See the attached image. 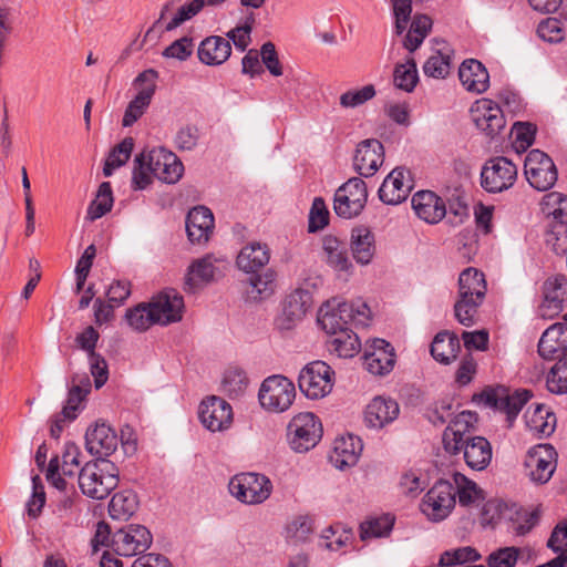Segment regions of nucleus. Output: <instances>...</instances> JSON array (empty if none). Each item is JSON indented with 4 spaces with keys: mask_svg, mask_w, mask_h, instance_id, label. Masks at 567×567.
I'll return each mask as SVG.
<instances>
[{
    "mask_svg": "<svg viewBox=\"0 0 567 567\" xmlns=\"http://www.w3.org/2000/svg\"><path fill=\"white\" fill-rule=\"evenodd\" d=\"M394 34L403 35L402 45L410 53L416 51L430 34L433 20L424 13L412 14V0H391Z\"/></svg>",
    "mask_w": 567,
    "mask_h": 567,
    "instance_id": "f257e3e1",
    "label": "nucleus"
},
{
    "mask_svg": "<svg viewBox=\"0 0 567 567\" xmlns=\"http://www.w3.org/2000/svg\"><path fill=\"white\" fill-rule=\"evenodd\" d=\"M120 470L109 458L86 462L79 471L81 492L93 499L106 498L118 485Z\"/></svg>",
    "mask_w": 567,
    "mask_h": 567,
    "instance_id": "f03ea898",
    "label": "nucleus"
},
{
    "mask_svg": "<svg viewBox=\"0 0 567 567\" xmlns=\"http://www.w3.org/2000/svg\"><path fill=\"white\" fill-rule=\"evenodd\" d=\"M486 290L483 272L470 267L460 274L458 299L454 305V312L461 324L465 327L474 324V316L484 301Z\"/></svg>",
    "mask_w": 567,
    "mask_h": 567,
    "instance_id": "7ed1b4c3",
    "label": "nucleus"
},
{
    "mask_svg": "<svg viewBox=\"0 0 567 567\" xmlns=\"http://www.w3.org/2000/svg\"><path fill=\"white\" fill-rule=\"evenodd\" d=\"M121 442L125 454H132L136 451V443L133 440L124 439V431L118 439L116 432L104 421H96L90 425L85 432V449L96 456V458H107L114 454Z\"/></svg>",
    "mask_w": 567,
    "mask_h": 567,
    "instance_id": "20e7f679",
    "label": "nucleus"
},
{
    "mask_svg": "<svg viewBox=\"0 0 567 567\" xmlns=\"http://www.w3.org/2000/svg\"><path fill=\"white\" fill-rule=\"evenodd\" d=\"M287 437L295 452H308L321 440L322 424L319 417L311 412L299 413L289 422Z\"/></svg>",
    "mask_w": 567,
    "mask_h": 567,
    "instance_id": "39448f33",
    "label": "nucleus"
},
{
    "mask_svg": "<svg viewBox=\"0 0 567 567\" xmlns=\"http://www.w3.org/2000/svg\"><path fill=\"white\" fill-rule=\"evenodd\" d=\"M295 398V384L284 375H271L265 379L258 393L261 408L274 413L288 410Z\"/></svg>",
    "mask_w": 567,
    "mask_h": 567,
    "instance_id": "423d86ee",
    "label": "nucleus"
},
{
    "mask_svg": "<svg viewBox=\"0 0 567 567\" xmlns=\"http://www.w3.org/2000/svg\"><path fill=\"white\" fill-rule=\"evenodd\" d=\"M529 398L530 393L527 390L511 393L509 389L497 386L486 388L481 393L474 394L473 401L482 402L487 408L506 413L507 420L512 422Z\"/></svg>",
    "mask_w": 567,
    "mask_h": 567,
    "instance_id": "0eeeda50",
    "label": "nucleus"
},
{
    "mask_svg": "<svg viewBox=\"0 0 567 567\" xmlns=\"http://www.w3.org/2000/svg\"><path fill=\"white\" fill-rule=\"evenodd\" d=\"M229 492L238 501L245 504H261L271 494L270 480L258 473H243L234 476L228 485Z\"/></svg>",
    "mask_w": 567,
    "mask_h": 567,
    "instance_id": "6e6552de",
    "label": "nucleus"
},
{
    "mask_svg": "<svg viewBox=\"0 0 567 567\" xmlns=\"http://www.w3.org/2000/svg\"><path fill=\"white\" fill-rule=\"evenodd\" d=\"M334 371L323 361H313L303 367L299 373L298 385L309 399L316 400L328 395L333 386Z\"/></svg>",
    "mask_w": 567,
    "mask_h": 567,
    "instance_id": "1a4fd4ad",
    "label": "nucleus"
},
{
    "mask_svg": "<svg viewBox=\"0 0 567 567\" xmlns=\"http://www.w3.org/2000/svg\"><path fill=\"white\" fill-rule=\"evenodd\" d=\"M517 179V166L504 156L486 161L481 171V186L487 193H502L509 189Z\"/></svg>",
    "mask_w": 567,
    "mask_h": 567,
    "instance_id": "9d476101",
    "label": "nucleus"
},
{
    "mask_svg": "<svg viewBox=\"0 0 567 567\" xmlns=\"http://www.w3.org/2000/svg\"><path fill=\"white\" fill-rule=\"evenodd\" d=\"M367 200L365 183L359 177H352L337 189L333 209L338 216L350 219L363 210Z\"/></svg>",
    "mask_w": 567,
    "mask_h": 567,
    "instance_id": "9b49d317",
    "label": "nucleus"
},
{
    "mask_svg": "<svg viewBox=\"0 0 567 567\" xmlns=\"http://www.w3.org/2000/svg\"><path fill=\"white\" fill-rule=\"evenodd\" d=\"M524 174L529 185L539 192L550 189L558 177L555 163L540 150H532L527 154L524 162Z\"/></svg>",
    "mask_w": 567,
    "mask_h": 567,
    "instance_id": "f8f14e48",
    "label": "nucleus"
},
{
    "mask_svg": "<svg viewBox=\"0 0 567 567\" xmlns=\"http://www.w3.org/2000/svg\"><path fill=\"white\" fill-rule=\"evenodd\" d=\"M157 79L158 72L154 69H147L135 78L133 85L138 90V92L128 103L124 112L122 120V125L124 127L132 126L145 113L151 104L153 95L155 94Z\"/></svg>",
    "mask_w": 567,
    "mask_h": 567,
    "instance_id": "ddd939ff",
    "label": "nucleus"
},
{
    "mask_svg": "<svg viewBox=\"0 0 567 567\" xmlns=\"http://www.w3.org/2000/svg\"><path fill=\"white\" fill-rule=\"evenodd\" d=\"M455 506L453 483L446 480L437 481L425 494L421 511L433 522L446 518Z\"/></svg>",
    "mask_w": 567,
    "mask_h": 567,
    "instance_id": "4468645a",
    "label": "nucleus"
},
{
    "mask_svg": "<svg viewBox=\"0 0 567 567\" xmlns=\"http://www.w3.org/2000/svg\"><path fill=\"white\" fill-rule=\"evenodd\" d=\"M111 542L117 555L132 557L146 551L152 545L153 537L145 526L131 524L115 532Z\"/></svg>",
    "mask_w": 567,
    "mask_h": 567,
    "instance_id": "2eb2a0df",
    "label": "nucleus"
},
{
    "mask_svg": "<svg viewBox=\"0 0 567 567\" xmlns=\"http://www.w3.org/2000/svg\"><path fill=\"white\" fill-rule=\"evenodd\" d=\"M524 464L533 482L547 483L556 470L557 452L550 444H537L528 450Z\"/></svg>",
    "mask_w": 567,
    "mask_h": 567,
    "instance_id": "dca6fc26",
    "label": "nucleus"
},
{
    "mask_svg": "<svg viewBox=\"0 0 567 567\" xmlns=\"http://www.w3.org/2000/svg\"><path fill=\"white\" fill-rule=\"evenodd\" d=\"M470 112L476 127L491 138L505 127L506 122L501 107L488 99L477 100Z\"/></svg>",
    "mask_w": 567,
    "mask_h": 567,
    "instance_id": "f3484780",
    "label": "nucleus"
},
{
    "mask_svg": "<svg viewBox=\"0 0 567 567\" xmlns=\"http://www.w3.org/2000/svg\"><path fill=\"white\" fill-rule=\"evenodd\" d=\"M413 189L411 172L403 168H394L383 181L379 188V198L388 205H398L404 202Z\"/></svg>",
    "mask_w": 567,
    "mask_h": 567,
    "instance_id": "a211bd4d",
    "label": "nucleus"
},
{
    "mask_svg": "<svg viewBox=\"0 0 567 567\" xmlns=\"http://www.w3.org/2000/svg\"><path fill=\"white\" fill-rule=\"evenodd\" d=\"M198 415L203 425L212 431H223L233 422L231 406L218 396H209L200 403Z\"/></svg>",
    "mask_w": 567,
    "mask_h": 567,
    "instance_id": "6ab92c4d",
    "label": "nucleus"
},
{
    "mask_svg": "<svg viewBox=\"0 0 567 567\" xmlns=\"http://www.w3.org/2000/svg\"><path fill=\"white\" fill-rule=\"evenodd\" d=\"M311 306V292L303 288L295 289L284 302L282 313L278 318V327L281 330H290L305 318Z\"/></svg>",
    "mask_w": 567,
    "mask_h": 567,
    "instance_id": "aec40b11",
    "label": "nucleus"
},
{
    "mask_svg": "<svg viewBox=\"0 0 567 567\" xmlns=\"http://www.w3.org/2000/svg\"><path fill=\"white\" fill-rule=\"evenodd\" d=\"M567 295V278L564 275L553 276L543 285V302L539 306V316L551 319L563 311V303Z\"/></svg>",
    "mask_w": 567,
    "mask_h": 567,
    "instance_id": "412c9836",
    "label": "nucleus"
},
{
    "mask_svg": "<svg viewBox=\"0 0 567 567\" xmlns=\"http://www.w3.org/2000/svg\"><path fill=\"white\" fill-rule=\"evenodd\" d=\"M384 161V148L380 141L369 138L360 142L353 157L354 169L363 177L373 176Z\"/></svg>",
    "mask_w": 567,
    "mask_h": 567,
    "instance_id": "4be33fe9",
    "label": "nucleus"
},
{
    "mask_svg": "<svg viewBox=\"0 0 567 567\" xmlns=\"http://www.w3.org/2000/svg\"><path fill=\"white\" fill-rule=\"evenodd\" d=\"M476 421L477 415L474 412L463 411L457 414L443 432L444 450L453 455L461 453L464 440L470 437L466 433Z\"/></svg>",
    "mask_w": 567,
    "mask_h": 567,
    "instance_id": "5701e85b",
    "label": "nucleus"
},
{
    "mask_svg": "<svg viewBox=\"0 0 567 567\" xmlns=\"http://www.w3.org/2000/svg\"><path fill=\"white\" fill-rule=\"evenodd\" d=\"M158 324L167 326L183 318L184 300L175 290H166L151 301Z\"/></svg>",
    "mask_w": 567,
    "mask_h": 567,
    "instance_id": "b1692460",
    "label": "nucleus"
},
{
    "mask_svg": "<svg viewBox=\"0 0 567 567\" xmlns=\"http://www.w3.org/2000/svg\"><path fill=\"white\" fill-rule=\"evenodd\" d=\"M399 413L396 401L377 396L365 408L364 422L368 427L380 430L396 420Z\"/></svg>",
    "mask_w": 567,
    "mask_h": 567,
    "instance_id": "393cba45",
    "label": "nucleus"
},
{
    "mask_svg": "<svg viewBox=\"0 0 567 567\" xmlns=\"http://www.w3.org/2000/svg\"><path fill=\"white\" fill-rule=\"evenodd\" d=\"M214 229V215L205 206L190 209L186 217L187 237L193 244H206Z\"/></svg>",
    "mask_w": 567,
    "mask_h": 567,
    "instance_id": "a878e982",
    "label": "nucleus"
},
{
    "mask_svg": "<svg viewBox=\"0 0 567 567\" xmlns=\"http://www.w3.org/2000/svg\"><path fill=\"white\" fill-rule=\"evenodd\" d=\"M394 349L383 339L373 340L370 350L364 353L367 370L375 375L389 373L394 367Z\"/></svg>",
    "mask_w": 567,
    "mask_h": 567,
    "instance_id": "bb28decb",
    "label": "nucleus"
},
{
    "mask_svg": "<svg viewBox=\"0 0 567 567\" xmlns=\"http://www.w3.org/2000/svg\"><path fill=\"white\" fill-rule=\"evenodd\" d=\"M412 207L415 214L429 224L439 223L447 214L444 200L431 190H421L413 195Z\"/></svg>",
    "mask_w": 567,
    "mask_h": 567,
    "instance_id": "cd10ccee",
    "label": "nucleus"
},
{
    "mask_svg": "<svg viewBox=\"0 0 567 567\" xmlns=\"http://www.w3.org/2000/svg\"><path fill=\"white\" fill-rule=\"evenodd\" d=\"M332 303L333 306L331 302L327 303L331 310L321 313L318 321L327 333L334 336L341 330L349 329L348 324L354 317V305L348 301L336 302V300Z\"/></svg>",
    "mask_w": 567,
    "mask_h": 567,
    "instance_id": "c85d7f7f",
    "label": "nucleus"
},
{
    "mask_svg": "<svg viewBox=\"0 0 567 567\" xmlns=\"http://www.w3.org/2000/svg\"><path fill=\"white\" fill-rule=\"evenodd\" d=\"M538 353L545 360L567 353V327L564 323H554L544 331L538 342Z\"/></svg>",
    "mask_w": 567,
    "mask_h": 567,
    "instance_id": "c756f323",
    "label": "nucleus"
},
{
    "mask_svg": "<svg viewBox=\"0 0 567 567\" xmlns=\"http://www.w3.org/2000/svg\"><path fill=\"white\" fill-rule=\"evenodd\" d=\"M462 85L473 93H484L489 86V74L482 62L475 59L465 60L458 69Z\"/></svg>",
    "mask_w": 567,
    "mask_h": 567,
    "instance_id": "7c9ffc66",
    "label": "nucleus"
},
{
    "mask_svg": "<svg viewBox=\"0 0 567 567\" xmlns=\"http://www.w3.org/2000/svg\"><path fill=\"white\" fill-rule=\"evenodd\" d=\"M363 450L361 440L354 435L342 436L333 443L330 461L337 468L353 466Z\"/></svg>",
    "mask_w": 567,
    "mask_h": 567,
    "instance_id": "2f4dec72",
    "label": "nucleus"
},
{
    "mask_svg": "<svg viewBox=\"0 0 567 567\" xmlns=\"http://www.w3.org/2000/svg\"><path fill=\"white\" fill-rule=\"evenodd\" d=\"M461 452H463L466 465L475 471L486 468L492 460V446L483 436H472L464 440Z\"/></svg>",
    "mask_w": 567,
    "mask_h": 567,
    "instance_id": "473e14b6",
    "label": "nucleus"
},
{
    "mask_svg": "<svg viewBox=\"0 0 567 567\" xmlns=\"http://www.w3.org/2000/svg\"><path fill=\"white\" fill-rule=\"evenodd\" d=\"M231 53L230 41L210 35L204 39L198 47V59L207 65H220L228 60Z\"/></svg>",
    "mask_w": 567,
    "mask_h": 567,
    "instance_id": "72a5a7b5",
    "label": "nucleus"
},
{
    "mask_svg": "<svg viewBox=\"0 0 567 567\" xmlns=\"http://www.w3.org/2000/svg\"><path fill=\"white\" fill-rule=\"evenodd\" d=\"M270 259V250L266 244L258 241L244 246L236 259L237 267L247 272L255 274L265 267Z\"/></svg>",
    "mask_w": 567,
    "mask_h": 567,
    "instance_id": "f704fd0d",
    "label": "nucleus"
},
{
    "mask_svg": "<svg viewBox=\"0 0 567 567\" xmlns=\"http://www.w3.org/2000/svg\"><path fill=\"white\" fill-rule=\"evenodd\" d=\"M351 250L358 264L369 265L375 252L373 233L367 227H357L351 231Z\"/></svg>",
    "mask_w": 567,
    "mask_h": 567,
    "instance_id": "c9c22d12",
    "label": "nucleus"
},
{
    "mask_svg": "<svg viewBox=\"0 0 567 567\" xmlns=\"http://www.w3.org/2000/svg\"><path fill=\"white\" fill-rule=\"evenodd\" d=\"M215 266L210 256L195 260L189 267L185 277L184 289L187 292H195L203 285L213 280Z\"/></svg>",
    "mask_w": 567,
    "mask_h": 567,
    "instance_id": "e433bc0d",
    "label": "nucleus"
},
{
    "mask_svg": "<svg viewBox=\"0 0 567 567\" xmlns=\"http://www.w3.org/2000/svg\"><path fill=\"white\" fill-rule=\"evenodd\" d=\"M458 350L460 340L447 331L439 332L431 344L432 357L444 364H450L454 361Z\"/></svg>",
    "mask_w": 567,
    "mask_h": 567,
    "instance_id": "4c0bfd02",
    "label": "nucleus"
},
{
    "mask_svg": "<svg viewBox=\"0 0 567 567\" xmlns=\"http://www.w3.org/2000/svg\"><path fill=\"white\" fill-rule=\"evenodd\" d=\"M276 272L267 269L265 272L251 276L247 280L246 295L254 301L269 298L275 292Z\"/></svg>",
    "mask_w": 567,
    "mask_h": 567,
    "instance_id": "58836bf2",
    "label": "nucleus"
},
{
    "mask_svg": "<svg viewBox=\"0 0 567 567\" xmlns=\"http://www.w3.org/2000/svg\"><path fill=\"white\" fill-rule=\"evenodd\" d=\"M453 482L455 484V496H458V503L462 506H478L485 499L484 491L477 484L468 480L462 473L453 474Z\"/></svg>",
    "mask_w": 567,
    "mask_h": 567,
    "instance_id": "ea45409f",
    "label": "nucleus"
},
{
    "mask_svg": "<svg viewBox=\"0 0 567 567\" xmlns=\"http://www.w3.org/2000/svg\"><path fill=\"white\" fill-rule=\"evenodd\" d=\"M525 417L526 425L535 434L548 436L555 431L556 416L543 404H536L533 411L528 410Z\"/></svg>",
    "mask_w": 567,
    "mask_h": 567,
    "instance_id": "a19ab883",
    "label": "nucleus"
},
{
    "mask_svg": "<svg viewBox=\"0 0 567 567\" xmlns=\"http://www.w3.org/2000/svg\"><path fill=\"white\" fill-rule=\"evenodd\" d=\"M136 494L131 489L117 492L109 504V514L113 519L127 520L137 509Z\"/></svg>",
    "mask_w": 567,
    "mask_h": 567,
    "instance_id": "79ce46f5",
    "label": "nucleus"
},
{
    "mask_svg": "<svg viewBox=\"0 0 567 567\" xmlns=\"http://www.w3.org/2000/svg\"><path fill=\"white\" fill-rule=\"evenodd\" d=\"M323 250L327 255V262L337 271H349L352 264L348 257L346 245L338 238L328 236L323 239Z\"/></svg>",
    "mask_w": 567,
    "mask_h": 567,
    "instance_id": "37998d69",
    "label": "nucleus"
},
{
    "mask_svg": "<svg viewBox=\"0 0 567 567\" xmlns=\"http://www.w3.org/2000/svg\"><path fill=\"white\" fill-rule=\"evenodd\" d=\"M437 44H443L437 49L435 54L431 55L423 65V72L426 76L435 79H444L451 69L450 49L445 41L434 40Z\"/></svg>",
    "mask_w": 567,
    "mask_h": 567,
    "instance_id": "c03bdc74",
    "label": "nucleus"
},
{
    "mask_svg": "<svg viewBox=\"0 0 567 567\" xmlns=\"http://www.w3.org/2000/svg\"><path fill=\"white\" fill-rule=\"evenodd\" d=\"M313 530V518L307 514L293 516L285 526L286 538L295 544L307 543Z\"/></svg>",
    "mask_w": 567,
    "mask_h": 567,
    "instance_id": "a18cd8bd",
    "label": "nucleus"
},
{
    "mask_svg": "<svg viewBox=\"0 0 567 567\" xmlns=\"http://www.w3.org/2000/svg\"><path fill=\"white\" fill-rule=\"evenodd\" d=\"M113 194L111 184L103 182L97 189L94 200L90 204L86 213V218L91 221L96 220L104 216L112 209Z\"/></svg>",
    "mask_w": 567,
    "mask_h": 567,
    "instance_id": "49530a36",
    "label": "nucleus"
},
{
    "mask_svg": "<svg viewBox=\"0 0 567 567\" xmlns=\"http://www.w3.org/2000/svg\"><path fill=\"white\" fill-rule=\"evenodd\" d=\"M419 81L416 63L410 58L405 63L396 64L393 72L394 85L405 92H412Z\"/></svg>",
    "mask_w": 567,
    "mask_h": 567,
    "instance_id": "de8ad7c7",
    "label": "nucleus"
},
{
    "mask_svg": "<svg viewBox=\"0 0 567 567\" xmlns=\"http://www.w3.org/2000/svg\"><path fill=\"white\" fill-rule=\"evenodd\" d=\"M394 524V517L385 514L379 517H371L360 524V538L365 540L373 537L388 535Z\"/></svg>",
    "mask_w": 567,
    "mask_h": 567,
    "instance_id": "09e8293b",
    "label": "nucleus"
},
{
    "mask_svg": "<svg viewBox=\"0 0 567 567\" xmlns=\"http://www.w3.org/2000/svg\"><path fill=\"white\" fill-rule=\"evenodd\" d=\"M134 147V140L132 137H125L120 144H117L110 152L105 159L103 174L109 177L113 174V171L123 166L130 158Z\"/></svg>",
    "mask_w": 567,
    "mask_h": 567,
    "instance_id": "8fccbe9b",
    "label": "nucleus"
},
{
    "mask_svg": "<svg viewBox=\"0 0 567 567\" xmlns=\"http://www.w3.org/2000/svg\"><path fill=\"white\" fill-rule=\"evenodd\" d=\"M332 350L340 358H352L361 348L358 336L350 329L341 330L331 340Z\"/></svg>",
    "mask_w": 567,
    "mask_h": 567,
    "instance_id": "3c124183",
    "label": "nucleus"
},
{
    "mask_svg": "<svg viewBox=\"0 0 567 567\" xmlns=\"http://www.w3.org/2000/svg\"><path fill=\"white\" fill-rule=\"evenodd\" d=\"M125 318L130 327L140 332L145 331L152 324L157 323L151 302L147 305L140 303L135 308L128 309Z\"/></svg>",
    "mask_w": 567,
    "mask_h": 567,
    "instance_id": "603ef678",
    "label": "nucleus"
},
{
    "mask_svg": "<svg viewBox=\"0 0 567 567\" xmlns=\"http://www.w3.org/2000/svg\"><path fill=\"white\" fill-rule=\"evenodd\" d=\"M546 385L551 393H567V353L559 357L558 361L551 367L547 375Z\"/></svg>",
    "mask_w": 567,
    "mask_h": 567,
    "instance_id": "864d4df0",
    "label": "nucleus"
},
{
    "mask_svg": "<svg viewBox=\"0 0 567 567\" xmlns=\"http://www.w3.org/2000/svg\"><path fill=\"white\" fill-rule=\"evenodd\" d=\"M248 384L245 372L239 368H229L223 378V389L230 398H237L244 393Z\"/></svg>",
    "mask_w": 567,
    "mask_h": 567,
    "instance_id": "5fc2aeb1",
    "label": "nucleus"
},
{
    "mask_svg": "<svg viewBox=\"0 0 567 567\" xmlns=\"http://www.w3.org/2000/svg\"><path fill=\"white\" fill-rule=\"evenodd\" d=\"M538 519L537 511L513 509L512 515L508 516V520L512 522L511 528L517 536H524L529 533L537 525Z\"/></svg>",
    "mask_w": 567,
    "mask_h": 567,
    "instance_id": "6e6d98bb",
    "label": "nucleus"
},
{
    "mask_svg": "<svg viewBox=\"0 0 567 567\" xmlns=\"http://www.w3.org/2000/svg\"><path fill=\"white\" fill-rule=\"evenodd\" d=\"M80 447L73 443L68 442L64 445V450L61 456V474L63 476L73 477L75 474L79 475V467L81 465L80 456H81Z\"/></svg>",
    "mask_w": 567,
    "mask_h": 567,
    "instance_id": "4d7b16f0",
    "label": "nucleus"
},
{
    "mask_svg": "<svg viewBox=\"0 0 567 567\" xmlns=\"http://www.w3.org/2000/svg\"><path fill=\"white\" fill-rule=\"evenodd\" d=\"M514 508L508 506L499 499H489L482 507V524L494 525L501 518L508 519Z\"/></svg>",
    "mask_w": 567,
    "mask_h": 567,
    "instance_id": "13d9d810",
    "label": "nucleus"
},
{
    "mask_svg": "<svg viewBox=\"0 0 567 567\" xmlns=\"http://www.w3.org/2000/svg\"><path fill=\"white\" fill-rule=\"evenodd\" d=\"M477 550L471 546L460 547L453 550H446L441 555V565L447 567H455L468 561H476L480 559Z\"/></svg>",
    "mask_w": 567,
    "mask_h": 567,
    "instance_id": "bf43d9fd",
    "label": "nucleus"
},
{
    "mask_svg": "<svg viewBox=\"0 0 567 567\" xmlns=\"http://www.w3.org/2000/svg\"><path fill=\"white\" fill-rule=\"evenodd\" d=\"M375 96L374 85L368 84L360 90H350L340 95V105L344 109H354L363 105Z\"/></svg>",
    "mask_w": 567,
    "mask_h": 567,
    "instance_id": "052dcab7",
    "label": "nucleus"
},
{
    "mask_svg": "<svg viewBox=\"0 0 567 567\" xmlns=\"http://www.w3.org/2000/svg\"><path fill=\"white\" fill-rule=\"evenodd\" d=\"M329 223V212L323 198L316 197L309 213L308 230L316 233L323 229Z\"/></svg>",
    "mask_w": 567,
    "mask_h": 567,
    "instance_id": "680f3d73",
    "label": "nucleus"
},
{
    "mask_svg": "<svg viewBox=\"0 0 567 567\" xmlns=\"http://www.w3.org/2000/svg\"><path fill=\"white\" fill-rule=\"evenodd\" d=\"M204 8V0H192L182 6L173 19L165 25V31H172L198 14Z\"/></svg>",
    "mask_w": 567,
    "mask_h": 567,
    "instance_id": "e2e57ef3",
    "label": "nucleus"
},
{
    "mask_svg": "<svg viewBox=\"0 0 567 567\" xmlns=\"http://www.w3.org/2000/svg\"><path fill=\"white\" fill-rule=\"evenodd\" d=\"M184 166L177 156L168 152L166 159L163 163L162 171L158 173V179L168 184H174L179 181L183 175Z\"/></svg>",
    "mask_w": 567,
    "mask_h": 567,
    "instance_id": "0e129e2a",
    "label": "nucleus"
},
{
    "mask_svg": "<svg viewBox=\"0 0 567 567\" xmlns=\"http://www.w3.org/2000/svg\"><path fill=\"white\" fill-rule=\"evenodd\" d=\"M519 556V548L503 547L489 554L487 565L489 567H514Z\"/></svg>",
    "mask_w": 567,
    "mask_h": 567,
    "instance_id": "69168bd1",
    "label": "nucleus"
},
{
    "mask_svg": "<svg viewBox=\"0 0 567 567\" xmlns=\"http://www.w3.org/2000/svg\"><path fill=\"white\" fill-rule=\"evenodd\" d=\"M537 34L544 41L558 43L564 39L561 22L555 18H547L538 24Z\"/></svg>",
    "mask_w": 567,
    "mask_h": 567,
    "instance_id": "338daca9",
    "label": "nucleus"
},
{
    "mask_svg": "<svg viewBox=\"0 0 567 567\" xmlns=\"http://www.w3.org/2000/svg\"><path fill=\"white\" fill-rule=\"evenodd\" d=\"M194 50L193 39L189 37H183L174 41L163 51V56L169 59H177L179 61L187 60Z\"/></svg>",
    "mask_w": 567,
    "mask_h": 567,
    "instance_id": "774afa93",
    "label": "nucleus"
}]
</instances>
